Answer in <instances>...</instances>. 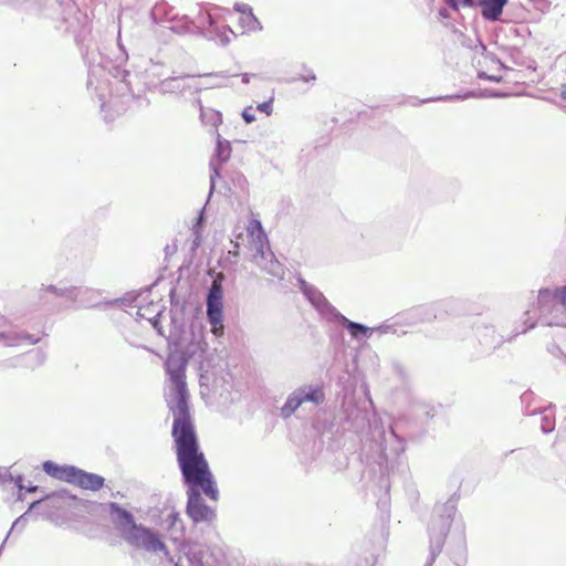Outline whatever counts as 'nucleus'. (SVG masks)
Returning a JSON list of instances; mask_svg holds the SVG:
<instances>
[{
    "label": "nucleus",
    "instance_id": "a211bd4d",
    "mask_svg": "<svg viewBox=\"0 0 566 566\" xmlns=\"http://www.w3.org/2000/svg\"><path fill=\"white\" fill-rule=\"evenodd\" d=\"M242 117L245 123L250 124L255 120L254 108L252 106L245 107L242 112Z\"/></svg>",
    "mask_w": 566,
    "mask_h": 566
},
{
    "label": "nucleus",
    "instance_id": "1a4fd4ad",
    "mask_svg": "<svg viewBox=\"0 0 566 566\" xmlns=\"http://www.w3.org/2000/svg\"><path fill=\"white\" fill-rule=\"evenodd\" d=\"M187 512L195 523L211 522L216 517L214 510L205 504L197 491L188 492Z\"/></svg>",
    "mask_w": 566,
    "mask_h": 566
},
{
    "label": "nucleus",
    "instance_id": "4be33fe9",
    "mask_svg": "<svg viewBox=\"0 0 566 566\" xmlns=\"http://www.w3.org/2000/svg\"><path fill=\"white\" fill-rule=\"evenodd\" d=\"M560 97L566 101V85H563L560 88Z\"/></svg>",
    "mask_w": 566,
    "mask_h": 566
},
{
    "label": "nucleus",
    "instance_id": "5701e85b",
    "mask_svg": "<svg viewBox=\"0 0 566 566\" xmlns=\"http://www.w3.org/2000/svg\"><path fill=\"white\" fill-rule=\"evenodd\" d=\"M300 283H301L302 289L305 291V289H306L305 281L304 280H300Z\"/></svg>",
    "mask_w": 566,
    "mask_h": 566
},
{
    "label": "nucleus",
    "instance_id": "7ed1b4c3",
    "mask_svg": "<svg viewBox=\"0 0 566 566\" xmlns=\"http://www.w3.org/2000/svg\"><path fill=\"white\" fill-rule=\"evenodd\" d=\"M538 308L547 325L566 326V285L556 290H541Z\"/></svg>",
    "mask_w": 566,
    "mask_h": 566
},
{
    "label": "nucleus",
    "instance_id": "dca6fc26",
    "mask_svg": "<svg viewBox=\"0 0 566 566\" xmlns=\"http://www.w3.org/2000/svg\"><path fill=\"white\" fill-rule=\"evenodd\" d=\"M475 0H447V3L454 10L461 7H469L474 4Z\"/></svg>",
    "mask_w": 566,
    "mask_h": 566
},
{
    "label": "nucleus",
    "instance_id": "20e7f679",
    "mask_svg": "<svg viewBox=\"0 0 566 566\" xmlns=\"http://www.w3.org/2000/svg\"><path fill=\"white\" fill-rule=\"evenodd\" d=\"M180 463L185 481L189 486L188 492L197 491L199 493V490H201L208 497L217 501L219 491L208 468V462Z\"/></svg>",
    "mask_w": 566,
    "mask_h": 566
},
{
    "label": "nucleus",
    "instance_id": "4468645a",
    "mask_svg": "<svg viewBox=\"0 0 566 566\" xmlns=\"http://www.w3.org/2000/svg\"><path fill=\"white\" fill-rule=\"evenodd\" d=\"M298 394H301L303 402L312 401L315 403H321L324 400V392L319 387L313 388L307 392H305V390H300Z\"/></svg>",
    "mask_w": 566,
    "mask_h": 566
},
{
    "label": "nucleus",
    "instance_id": "f03ea898",
    "mask_svg": "<svg viewBox=\"0 0 566 566\" xmlns=\"http://www.w3.org/2000/svg\"><path fill=\"white\" fill-rule=\"evenodd\" d=\"M115 517L119 523L123 537L132 545L143 548L158 559V566H180L167 551L166 545L151 530L135 524L126 511L114 507Z\"/></svg>",
    "mask_w": 566,
    "mask_h": 566
},
{
    "label": "nucleus",
    "instance_id": "ddd939ff",
    "mask_svg": "<svg viewBox=\"0 0 566 566\" xmlns=\"http://www.w3.org/2000/svg\"><path fill=\"white\" fill-rule=\"evenodd\" d=\"M302 403L303 399L301 394L296 392L287 399L286 403L282 408V413L284 417H290Z\"/></svg>",
    "mask_w": 566,
    "mask_h": 566
},
{
    "label": "nucleus",
    "instance_id": "0eeeda50",
    "mask_svg": "<svg viewBox=\"0 0 566 566\" xmlns=\"http://www.w3.org/2000/svg\"><path fill=\"white\" fill-rule=\"evenodd\" d=\"M473 64L480 78L500 82L504 76L505 70L502 63L484 48L474 54Z\"/></svg>",
    "mask_w": 566,
    "mask_h": 566
},
{
    "label": "nucleus",
    "instance_id": "412c9836",
    "mask_svg": "<svg viewBox=\"0 0 566 566\" xmlns=\"http://www.w3.org/2000/svg\"><path fill=\"white\" fill-rule=\"evenodd\" d=\"M15 484H17V486H18L20 490L24 489V486H23V484H22V479H21V476H18V478L15 479Z\"/></svg>",
    "mask_w": 566,
    "mask_h": 566
},
{
    "label": "nucleus",
    "instance_id": "6ab92c4d",
    "mask_svg": "<svg viewBox=\"0 0 566 566\" xmlns=\"http://www.w3.org/2000/svg\"><path fill=\"white\" fill-rule=\"evenodd\" d=\"M13 473L6 468H0V484H4L8 481H13Z\"/></svg>",
    "mask_w": 566,
    "mask_h": 566
},
{
    "label": "nucleus",
    "instance_id": "b1692460",
    "mask_svg": "<svg viewBox=\"0 0 566 566\" xmlns=\"http://www.w3.org/2000/svg\"><path fill=\"white\" fill-rule=\"evenodd\" d=\"M34 489H35V488H28L27 490H28L29 492H31V491H33Z\"/></svg>",
    "mask_w": 566,
    "mask_h": 566
},
{
    "label": "nucleus",
    "instance_id": "9d476101",
    "mask_svg": "<svg viewBox=\"0 0 566 566\" xmlns=\"http://www.w3.org/2000/svg\"><path fill=\"white\" fill-rule=\"evenodd\" d=\"M235 11L239 13L238 17V31L241 33L255 31L259 29L260 23L252 12V8L248 4L241 3L235 4Z\"/></svg>",
    "mask_w": 566,
    "mask_h": 566
},
{
    "label": "nucleus",
    "instance_id": "423d86ee",
    "mask_svg": "<svg viewBox=\"0 0 566 566\" xmlns=\"http://www.w3.org/2000/svg\"><path fill=\"white\" fill-rule=\"evenodd\" d=\"M222 280L223 274L218 273L207 296V317L211 325V333L216 337H221L224 333Z\"/></svg>",
    "mask_w": 566,
    "mask_h": 566
},
{
    "label": "nucleus",
    "instance_id": "f3484780",
    "mask_svg": "<svg viewBox=\"0 0 566 566\" xmlns=\"http://www.w3.org/2000/svg\"><path fill=\"white\" fill-rule=\"evenodd\" d=\"M272 103H273V98H270L269 101L259 104L256 106V109L260 111L261 113H264L266 116H269L272 114V111H273Z\"/></svg>",
    "mask_w": 566,
    "mask_h": 566
},
{
    "label": "nucleus",
    "instance_id": "9b49d317",
    "mask_svg": "<svg viewBox=\"0 0 566 566\" xmlns=\"http://www.w3.org/2000/svg\"><path fill=\"white\" fill-rule=\"evenodd\" d=\"M161 527L168 532L169 537L175 542L180 539L184 533L182 523L174 509L165 510Z\"/></svg>",
    "mask_w": 566,
    "mask_h": 566
},
{
    "label": "nucleus",
    "instance_id": "2eb2a0df",
    "mask_svg": "<svg viewBox=\"0 0 566 566\" xmlns=\"http://www.w3.org/2000/svg\"><path fill=\"white\" fill-rule=\"evenodd\" d=\"M345 325H346L347 329L349 331L350 335L355 338L360 335L366 336L369 331L368 327H366L361 324H358V323L350 322L348 319H346Z\"/></svg>",
    "mask_w": 566,
    "mask_h": 566
},
{
    "label": "nucleus",
    "instance_id": "f8f14e48",
    "mask_svg": "<svg viewBox=\"0 0 566 566\" xmlns=\"http://www.w3.org/2000/svg\"><path fill=\"white\" fill-rule=\"evenodd\" d=\"M509 0H482V15L488 20H497Z\"/></svg>",
    "mask_w": 566,
    "mask_h": 566
},
{
    "label": "nucleus",
    "instance_id": "6e6552de",
    "mask_svg": "<svg viewBox=\"0 0 566 566\" xmlns=\"http://www.w3.org/2000/svg\"><path fill=\"white\" fill-rule=\"evenodd\" d=\"M247 232L250 239V247L252 250V258L256 262L259 266H261L258 261L259 258L263 259L265 255L264 248L268 244L266 233L261 224V222L256 219H251L247 224Z\"/></svg>",
    "mask_w": 566,
    "mask_h": 566
},
{
    "label": "nucleus",
    "instance_id": "39448f33",
    "mask_svg": "<svg viewBox=\"0 0 566 566\" xmlns=\"http://www.w3.org/2000/svg\"><path fill=\"white\" fill-rule=\"evenodd\" d=\"M44 471L51 476L78 485L87 490L102 488L104 479L97 474L86 473L73 465L59 462H44Z\"/></svg>",
    "mask_w": 566,
    "mask_h": 566
},
{
    "label": "nucleus",
    "instance_id": "aec40b11",
    "mask_svg": "<svg viewBox=\"0 0 566 566\" xmlns=\"http://www.w3.org/2000/svg\"><path fill=\"white\" fill-rule=\"evenodd\" d=\"M233 244H234V250L233 251H229V253L233 254L234 256H238L239 255V247H240V244H239L238 241L233 242Z\"/></svg>",
    "mask_w": 566,
    "mask_h": 566
},
{
    "label": "nucleus",
    "instance_id": "f257e3e1",
    "mask_svg": "<svg viewBox=\"0 0 566 566\" xmlns=\"http://www.w3.org/2000/svg\"><path fill=\"white\" fill-rule=\"evenodd\" d=\"M170 394L167 400L168 408L174 416L172 437L176 444L178 460H203L199 451L195 428L188 407V390L186 384V366L176 368L168 366Z\"/></svg>",
    "mask_w": 566,
    "mask_h": 566
}]
</instances>
